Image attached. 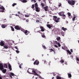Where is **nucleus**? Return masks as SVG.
Segmentation results:
<instances>
[{
  "label": "nucleus",
  "instance_id": "nucleus-26",
  "mask_svg": "<svg viewBox=\"0 0 79 79\" xmlns=\"http://www.w3.org/2000/svg\"><path fill=\"white\" fill-rule=\"evenodd\" d=\"M10 27L11 28L12 31H15V29L13 27L10 26Z\"/></svg>",
  "mask_w": 79,
  "mask_h": 79
},
{
  "label": "nucleus",
  "instance_id": "nucleus-14",
  "mask_svg": "<svg viewBox=\"0 0 79 79\" xmlns=\"http://www.w3.org/2000/svg\"><path fill=\"white\" fill-rule=\"evenodd\" d=\"M68 17L70 19H71L72 16H71V13H70V12H68Z\"/></svg>",
  "mask_w": 79,
  "mask_h": 79
},
{
  "label": "nucleus",
  "instance_id": "nucleus-17",
  "mask_svg": "<svg viewBox=\"0 0 79 79\" xmlns=\"http://www.w3.org/2000/svg\"><path fill=\"white\" fill-rule=\"evenodd\" d=\"M2 72L3 73H4V74H5V73H6V69H2Z\"/></svg>",
  "mask_w": 79,
  "mask_h": 79
},
{
  "label": "nucleus",
  "instance_id": "nucleus-43",
  "mask_svg": "<svg viewBox=\"0 0 79 79\" xmlns=\"http://www.w3.org/2000/svg\"><path fill=\"white\" fill-rule=\"evenodd\" d=\"M31 2H36V1H35V0H31Z\"/></svg>",
  "mask_w": 79,
  "mask_h": 79
},
{
  "label": "nucleus",
  "instance_id": "nucleus-37",
  "mask_svg": "<svg viewBox=\"0 0 79 79\" xmlns=\"http://www.w3.org/2000/svg\"><path fill=\"white\" fill-rule=\"evenodd\" d=\"M16 5H17V4L16 3H14V4H12V6L13 7H14V6H15Z\"/></svg>",
  "mask_w": 79,
  "mask_h": 79
},
{
  "label": "nucleus",
  "instance_id": "nucleus-59",
  "mask_svg": "<svg viewBox=\"0 0 79 79\" xmlns=\"http://www.w3.org/2000/svg\"><path fill=\"white\" fill-rule=\"evenodd\" d=\"M49 23V22H47V23H48V24Z\"/></svg>",
  "mask_w": 79,
  "mask_h": 79
},
{
  "label": "nucleus",
  "instance_id": "nucleus-6",
  "mask_svg": "<svg viewBox=\"0 0 79 79\" xmlns=\"http://www.w3.org/2000/svg\"><path fill=\"white\" fill-rule=\"evenodd\" d=\"M47 27L49 28V29H51V27H52L53 25L52 24H47Z\"/></svg>",
  "mask_w": 79,
  "mask_h": 79
},
{
  "label": "nucleus",
  "instance_id": "nucleus-39",
  "mask_svg": "<svg viewBox=\"0 0 79 79\" xmlns=\"http://www.w3.org/2000/svg\"><path fill=\"white\" fill-rule=\"evenodd\" d=\"M41 5L42 6V7H44V3H41Z\"/></svg>",
  "mask_w": 79,
  "mask_h": 79
},
{
  "label": "nucleus",
  "instance_id": "nucleus-61",
  "mask_svg": "<svg viewBox=\"0 0 79 79\" xmlns=\"http://www.w3.org/2000/svg\"><path fill=\"white\" fill-rule=\"evenodd\" d=\"M15 15H16V16H18V15H17V14H16Z\"/></svg>",
  "mask_w": 79,
  "mask_h": 79
},
{
  "label": "nucleus",
  "instance_id": "nucleus-18",
  "mask_svg": "<svg viewBox=\"0 0 79 79\" xmlns=\"http://www.w3.org/2000/svg\"><path fill=\"white\" fill-rule=\"evenodd\" d=\"M62 29L64 31H66V30H67V29L66 28H64V27H62Z\"/></svg>",
  "mask_w": 79,
  "mask_h": 79
},
{
  "label": "nucleus",
  "instance_id": "nucleus-7",
  "mask_svg": "<svg viewBox=\"0 0 79 79\" xmlns=\"http://www.w3.org/2000/svg\"><path fill=\"white\" fill-rule=\"evenodd\" d=\"M0 9H2V10L1 11L2 12H4L5 8L3 6H2L1 7H0Z\"/></svg>",
  "mask_w": 79,
  "mask_h": 79
},
{
  "label": "nucleus",
  "instance_id": "nucleus-34",
  "mask_svg": "<svg viewBox=\"0 0 79 79\" xmlns=\"http://www.w3.org/2000/svg\"><path fill=\"white\" fill-rule=\"evenodd\" d=\"M60 62H61L62 63H63L64 62V60H63V59H61V60H60Z\"/></svg>",
  "mask_w": 79,
  "mask_h": 79
},
{
  "label": "nucleus",
  "instance_id": "nucleus-40",
  "mask_svg": "<svg viewBox=\"0 0 79 79\" xmlns=\"http://www.w3.org/2000/svg\"><path fill=\"white\" fill-rule=\"evenodd\" d=\"M57 44H58V46H59V47H60V46H61V44L59 43H57Z\"/></svg>",
  "mask_w": 79,
  "mask_h": 79
},
{
  "label": "nucleus",
  "instance_id": "nucleus-13",
  "mask_svg": "<svg viewBox=\"0 0 79 79\" xmlns=\"http://www.w3.org/2000/svg\"><path fill=\"white\" fill-rule=\"evenodd\" d=\"M8 67L9 69H10V70H12V69L11 68V65L10 64H8Z\"/></svg>",
  "mask_w": 79,
  "mask_h": 79
},
{
  "label": "nucleus",
  "instance_id": "nucleus-11",
  "mask_svg": "<svg viewBox=\"0 0 79 79\" xmlns=\"http://www.w3.org/2000/svg\"><path fill=\"white\" fill-rule=\"evenodd\" d=\"M12 76H14V73H13V72H11L10 74L9 75V76L11 78H12Z\"/></svg>",
  "mask_w": 79,
  "mask_h": 79
},
{
  "label": "nucleus",
  "instance_id": "nucleus-51",
  "mask_svg": "<svg viewBox=\"0 0 79 79\" xmlns=\"http://www.w3.org/2000/svg\"><path fill=\"white\" fill-rule=\"evenodd\" d=\"M70 51L71 52H73V49H71Z\"/></svg>",
  "mask_w": 79,
  "mask_h": 79
},
{
  "label": "nucleus",
  "instance_id": "nucleus-46",
  "mask_svg": "<svg viewBox=\"0 0 79 79\" xmlns=\"http://www.w3.org/2000/svg\"><path fill=\"white\" fill-rule=\"evenodd\" d=\"M54 46H55V47H56V48H58V46H57V45H56V44H55L54 45Z\"/></svg>",
  "mask_w": 79,
  "mask_h": 79
},
{
  "label": "nucleus",
  "instance_id": "nucleus-63",
  "mask_svg": "<svg viewBox=\"0 0 79 79\" xmlns=\"http://www.w3.org/2000/svg\"><path fill=\"white\" fill-rule=\"evenodd\" d=\"M62 49H64V48H63V46L62 47Z\"/></svg>",
  "mask_w": 79,
  "mask_h": 79
},
{
  "label": "nucleus",
  "instance_id": "nucleus-56",
  "mask_svg": "<svg viewBox=\"0 0 79 79\" xmlns=\"http://www.w3.org/2000/svg\"><path fill=\"white\" fill-rule=\"evenodd\" d=\"M54 79V77H52V79Z\"/></svg>",
  "mask_w": 79,
  "mask_h": 79
},
{
  "label": "nucleus",
  "instance_id": "nucleus-62",
  "mask_svg": "<svg viewBox=\"0 0 79 79\" xmlns=\"http://www.w3.org/2000/svg\"><path fill=\"white\" fill-rule=\"evenodd\" d=\"M39 1H41L42 0H38Z\"/></svg>",
  "mask_w": 79,
  "mask_h": 79
},
{
  "label": "nucleus",
  "instance_id": "nucleus-33",
  "mask_svg": "<svg viewBox=\"0 0 79 79\" xmlns=\"http://www.w3.org/2000/svg\"><path fill=\"white\" fill-rule=\"evenodd\" d=\"M4 67H6V68H7V64H4Z\"/></svg>",
  "mask_w": 79,
  "mask_h": 79
},
{
  "label": "nucleus",
  "instance_id": "nucleus-28",
  "mask_svg": "<svg viewBox=\"0 0 79 79\" xmlns=\"http://www.w3.org/2000/svg\"><path fill=\"white\" fill-rule=\"evenodd\" d=\"M76 17V16H74L73 17V18H72V20H73V21H75Z\"/></svg>",
  "mask_w": 79,
  "mask_h": 79
},
{
  "label": "nucleus",
  "instance_id": "nucleus-52",
  "mask_svg": "<svg viewBox=\"0 0 79 79\" xmlns=\"http://www.w3.org/2000/svg\"><path fill=\"white\" fill-rule=\"evenodd\" d=\"M0 79H2V77H1V75H0Z\"/></svg>",
  "mask_w": 79,
  "mask_h": 79
},
{
  "label": "nucleus",
  "instance_id": "nucleus-22",
  "mask_svg": "<svg viewBox=\"0 0 79 79\" xmlns=\"http://www.w3.org/2000/svg\"><path fill=\"white\" fill-rule=\"evenodd\" d=\"M66 51L69 54H72V52H71V51H69V50H66Z\"/></svg>",
  "mask_w": 79,
  "mask_h": 79
},
{
  "label": "nucleus",
  "instance_id": "nucleus-10",
  "mask_svg": "<svg viewBox=\"0 0 79 79\" xmlns=\"http://www.w3.org/2000/svg\"><path fill=\"white\" fill-rule=\"evenodd\" d=\"M64 12H60L59 13V15L60 16H63V15H64Z\"/></svg>",
  "mask_w": 79,
  "mask_h": 79
},
{
  "label": "nucleus",
  "instance_id": "nucleus-30",
  "mask_svg": "<svg viewBox=\"0 0 79 79\" xmlns=\"http://www.w3.org/2000/svg\"><path fill=\"white\" fill-rule=\"evenodd\" d=\"M36 12H40V10L39 9V8L38 7V6H37V8H36Z\"/></svg>",
  "mask_w": 79,
  "mask_h": 79
},
{
  "label": "nucleus",
  "instance_id": "nucleus-38",
  "mask_svg": "<svg viewBox=\"0 0 79 79\" xmlns=\"http://www.w3.org/2000/svg\"><path fill=\"white\" fill-rule=\"evenodd\" d=\"M22 2H27V0H23Z\"/></svg>",
  "mask_w": 79,
  "mask_h": 79
},
{
  "label": "nucleus",
  "instance_id": "nucleus-48",
  "mask_svg": "<svg viewBox=\"0 0 79 79\" xmlns=\"http://www.w3.org/2000/svg\"><path fill=\"white\" fill-rule=\"evenodd\" d=\"M15 48L16 49H19L18 48L17 46H15Z\"/></svg>",
  "mask_w": 79,
  "mask_h": 79
},
{
  "label": "nucleus",
  "instance_id": "nucleus-31",
  "mask_svg": "<svg viewBox=\"0 0 79 79\" xmlns=\"http://www.w3.org/2000/svg\"><path fill=\"white\" fill-rule=\"evenodd\" d=\"M6 27V25H4L3 24H2V27L3 28H5Z\"/></svg>",
  "mask_w": 79,
  "mask_h": 79
},
{
  "label": "nucleus",
  "instance_id": "nucleus-1",
  "mask_svg": "<svg viewBox=\"0 0 79 79\" xmlns=\"http://www.w3.org/2000/svg\"><path fill=\"white\" fill-rule=\"evenodd\" d=\"M27 72L28 73H29V74H35V76H38L39 75L37 74V73L36 72L35 70H32L31 69H28L27 70Z\"/></svg>",
  "mask_w": 79,
  "mask_h": 79
},
{
  "label": "nucleus",
  "instance_id": "nucleus-60",
  "mask_svg": "<svg viewBox=\"0 0 79 79\" xmlns=\"http://www.w3.org/2000/svg\"><path fill=\"white\" fill-rule=\"evenodd\" d=\"M27 56H29V57H30V55H28Z\"/></svg>",
  "mask_w": 79,
  "mask_h": 79
},
{
  "label": "nucleus",
  "instance_id": "nucleus-32",
  "mask_svg": "<svg viewBox=\"0 0 79 79\" xmlns=\"http://www.w3.org/2000/svg\"><path fill=\"white\" fill-rule=\"evenodd\" d=\"M76 60H77V64H79V58H77Z\"/></svg>",
  "mask_w": 79,
  "mask_h": 79
},
{
  "label": "nucleus",
  "instance_id": "nucleus-15",
  "mask_svg": "<svg viewBox=\"0 0 79 79\" xmlns=\"http://www.w3.org/2000/svg\"><path fill=\"white\" fill-rule=\"evenodd\" d=\"M40 28L41 29V31H44V28L43 27L41 26L40 27Z\"/></svg>",
  "mask_w": 79,
  "mask_h": 79
},
{
  "label": "nucleus",
  "instance_id": "nucleus-23",
  "mask_svg": "<svg viewBox=\"0 0 79 79\" xmlns=\"http://www.w3.org/2000/svg\"><path fill=\"white\" fill-rule=\"evenodd\" d=\"M56 78L57 79H62L61 77L60 76H57Z\"/></svg>",
  "mask_w": 79,
  "mask_h": 79
},
{
  "label": "nucleus",
  "instance_id": "nucleus-2",
  "mask_svg": "<svg viewBox=\"0 0 79 79\" xmlns=\"http://www.w3.org/2000/svg\"><path fill=\"white\" fill-rule=\"evenodd\" d=\"M68 3L71 5V6H73L74 5L75 2V1L73 0H68Z\"/></svg>",
  "mask_w": 79,
  "mask_h": 79
},
{
  "label": "nucleus",
  "instance_id": "nucleus-58",
  "mask_svg": "<svg viewBox=\"0 0 79 79\" xmlns=\"http://www.w3.org/2000/svg\"><path fill=\"white\" fill-rule=\"evenodd\" d=\"M56 59L58 60V61L59 60V59H58V58H57Z\"/></svg>",
  "mask_w": 79,
  "mask_h": 79
},
{
  "label": "nucleus",
  "instance_id": "nucleus-50",
  "mask_svg": "<svg viewBox=\"0 0 79 79\" xmlns=\"http://www.w3.org/2000/svg\"><path fill=\"white\" fill-rule=\"evenodd\" d=\"M29 21V20L28 19L26 20V21L27 22H28Z\"/></svg>",
  "mask_w": 79,
  "mask_h": 79
},
{
  "label": "nucleus",
  "instance_id": "nucleus-21",
  "mask_svg": "<svg viewBox=\"0 0 79 79\" xmlns=\"http://www.w3.org/2000/svg\"><path fill=\"white\" fill-rule=\"evenodd\" d=\"M62 18L63 19H65V18H66V15H64V14L62 17Z\"/></svg>",
  "mask_w": 79,
  "mask_h": 79
},
{
  "label": "nucleus",
  "instance_id": "nucleus-54",
  "mask_svg": "<svg viewBox=\"0 0 79 79\" xmlns=\"http://www.w3.org/2000/svg\"><path fill=\"white\" fill-rule=\"evenodd\" d=\"M66 23H68V21H66Z\"/></svg>",
  "mask_w": 79,
  "mask_h": 79
},
{
  "label": "nucleus",
  "instance_id": "nucleus-64",
  "mask_svg": "<svg viewBox=\"0 0 79 79\" xmlns=\"http://www.w3.org/2000/svg\"><path fill=\"white\" fill-rule=\"evenodd\" d=\"M78 42L79 43V40L78 41Z\"/></svg>",
  "mask_w": 79,
  "mask_h": 79
},
{
  "label": "nucleus",
  "instance_id": "nucleus-16",
  "mask_svg": "<svg viewBox=\"0 0 79 79\" xmlns=\"http://www.w3.org/2000/svg\"><path fill=\"white\" fill-rule=\"evenodd\" d=\"M37 6H38V5L37 4V2H36L35 4V7L36 11V9H37Z\"/></svg>",
  "mask_w": 79,
  "mask_h": 79
},
{
  "label": "nucleus",
  "instance_id": "nucleus-44",
  "mask_svg": "<svg viewBox=\"0 0 79 79\" xmlns=\"http://www.w3.org/2000/svg\"><path fill=\"white\" fill-rule=\"evenodd\" d=\"M43 47L44 49H46V47L44 45V46H43Z\"/></svg>",
  "mask_w": 79,
  "mask_h": 79
},
{
  "label": "nucleus",
  "instance_id": "nucleus-5",
  "mask_svg": "<svg viewBox=\"0 0 79 79\" xmlns=\"http://www.w3.org/2000/svg\"><path fill=\"white\" fill-rule=\"evenodd\" d=\"M5 44V43L4 41H2L0 42V45L2 46H4Z\"/></svg>",
  "mask_w": 79,
  "mask_h": 79
},
{
  "label": "nucleus",
  "instance_id": "nucleus-27",
  "mask_svg": "<svg viewBox=\"0 0 79 79\" xmlns=\"http://www.w3.org/2000/svg\"><path fill=\"white\" fill-rule=\"evenodd\" d=\"M53 17L54 21L56 22V20L57 19V17L56 16H53Z\"/></svg>",
  "mask_w": 79,
  "mask_h": 79
},
{
  "label": "nucleus",
  "instance_id": "nucleus-57",
  "mask_svg": "<svg viewBox=\"0 0 79 79\" xmlns=\"http://www.w3.org/2000/svg\"><path fill=\"white\" fill-rule=\"evenodd\" d=\"M44 62H46V60H44Z\"/></svg>",
  "mask_w": 79,
  "mask_h": 79
},
{
  "label": "nucleus",
  "instance_id": "nucleus-4",
  "mask_svg": "<svg viewBox=\"0 0 79 79\" xmlns=\"http://www.w3.org/2000/svg\"><path fill=\"white\" fill-rule=\"evenodd\" d=\"M39 64V61L38 60H36L34 62V65H38Z\"/></svg>",
  "mask_w": 79,
  "mask_h": 79
},
{
  "label": "nucleus",
  "instance_id": "nucleus-55",
  "mask_svg": "<svg viewBox=\"0 0 79 79\" xmlns=\"http://www.w3.org/2000/svg\"><path fill=\"white\" fill-rule=\"evenodd\" d=\"M18 14H20V12H19H19H18Z\"/></svg>",
  "mask_w": 79,
  "mask_h": 79
},
{
  "label": "nucleus",
  "instance_id": "nucleus-25",
  "mask_svg": "<svg viewBox=\"0 0 79 79\" xmlns=\"http://www.w3.org/2000/svg\"><path fill=\"white\" fill-rule=\"evenodd\" d=\"M50 50V52H52V51H53V52H54V53H55V51L54 50H53V49H52V48H51Z\"/></svg>",
  "mask_w": 79,
  "mask_h": 79
},
{
  "label": "nucleus",
  "instance_id": "nucleus-12",
  "mask_svg": "<svg viewBox=\"0 0 79 79\" xmlns=\"http://www.w3.org/2000/svg\"><path fill=\"white\" fill-rule=\"evenodd\" d=\"M60 18H57L56 19V23H58L59 22H60Z\"/></svg>",
  "mask_w": 79,
  "mask_h": 79
},
{
  "label": "nucleus",
  "instance_id": "nucleus-36",
  "mask_svg": "<svg viewBox=\"0 0 79 79\" xmlns=\"http://www.w3.org/2000/svg\"><path fill=\"white\" fill-rule=\"evenodd\" d=\"M31 7L32 8V9H34L35 7V5H34V4H33L32 5Z\"/></svg>",
  "mask_w": 79,
  "mask_h": 79
},
{
  "label": "nucleus",
  "instance_id": "nucleus-29",
  "mask_svg": "<svg viewBox=\"0 0 79 79\" xmlns=\"http://www.w3.org/2000/svg\"><path fill=\"white\" fill-rule=\"evenodd\" d=\"M58 6L59 7H61V6H62V4L61 3V2H59V4H58Z\"/></svg>",
  "mask_w": 79,
  "mask_h": 79
},
{
  "label": "nucleus",
  "instance_id": "nucleus-41",
  "mask_svg": "<svg viewBox=\"0 0 79 79\" xmlns=\"http://www.w3.org/2000/svg\"><path fill=\"white\" fill-rule=\"evenodd\" d=\"M16 52H17V53H19V51H18V49H17V50H16Z\"/></svg>",
  "mask_w": 79,
  "mask_h": 79
},
{
  "label": "nucleus",
  "instance_id": "nucleus-9",
  "mask_svg": "<svg viewBox=\"0 0 79 79\" xmlns=\"http://www.w3.org/2000/svg\"><path fill=\"white\" fill-rule=\"evenodd\" d=\"M43 8L44 9L45 11H48V6H45V7H43Z\"/></svg>",
  "mask_w": 79,
  "mask_h": 79
},
{
  "label": "nucleus",
  "instance_id": "nucleus-8",
  "mask_svg": "<svg viewBox=\"0 0 79 79\" xmlns=\"http://www.w3.org/2000/svg\"><path fill=\"white\" fill-rule=\"evenodd\" d=\"M0 69L2 70L3 69V65L1 63H0Z\"/></svg>",
  "mask_w": 79,
  "mask_h": 79
},
{
  "label": "nucleus",
  "instance_id": "nucleus-42",
  "mask_svg": "<svg viewBox=\"0 0 79 79\" xmlns=\"http://www.w3.org/2000/svg\"><path fill=\"white\" fill-rule=\"evenodd\" d=\"M36 22L37 23H38L40 22V20H36Z\"/></svg>",
  "mask_w": 79,
  "mask_h": 79
},
{
  "label": "nucleus",
  "instance_id": "nucleus-20",
  "mask_svg": "<svg viewBox=\"0 0 79 79\" xmlns=\"http://www.w3.org/2000/svg\"><path fill=\"white\" fill-rule=\"evenodd\" d=\"M4 48H5V49H8V46L6 44H5V45L4 44Z\"/></svg>",
  "mask_w": 79,
  "mask_h": 79
},
{
  "label": "nucleus",
  "instance_id": "nucleus-19",
  "mask_svg": "<svg viewBox=\"0 0 79 79\" xmlns=\"http://www.w3.org/2000/svg\"><path fill=\"white\" fill-rule=\"evenodd\" d=\"M68 74L69 77V78H71L72 77V75L71 73H68Z\"/></svg>",
  "mask_w": 79,
  "mask_h": 79
},
{
  "label": "nucleus",
  "instance_id": "nucleus-49",
  "mask_svg": "<svg viewBox=\"0 0 79 79\" xmlns=\"http://www.w3.org/2000/svg\"><path fill=\"white\" fill-rule=\"evenodd\" d=\"M19 67L20 68H22L21 65V64L19 65Z\"/></svg>",
  "mask_w": 79,
  "mask_h": 79
},
{
  "label": "nucleus",
  "instance_id": "nucleus-45",
  "mask_svg": "<svg viewBox=\"0 0 79 79\" xmlns=\"http://www.w3.org/2000/svg\"><path fill=\"white\" fill-rule=\"evenodd\" d=\"M42 37H43V38H44L45 37V35H42Z\"/></svg>",
  "mask_w": 79,
  "mask_h": 79
},
{
  "label": "nucleus",
  "instance_id": "nucleus-35",
  "mask_svg": "<svg viewBox=\"0 0 79 79\" xmlns=\"http://www.w3.org/2000/svg\"><path fill=\"white\" fill-rule=\"evenodd\" d=\"M60 37H58V38H57V40L58 41H59V40H60Z\"/></svg>",
  "mask_w": 79,
  "mask_h": 79
},
{
  "label": "nucleus",
  "instance_id": "nucleus-3",
  "mask_svg": "<svg viewBox=\"0 0 79 79\" xmlns=\"http://www.w3.org/2000/svg\"><path fill=\"white\" fill-rule=\"evenodd\" d=\"M15 28L17 30H20L21 28V27H20L19 25H16V26L15 27Z\"/></svg>",
  "mask_w": 79,
  "mask_h": 79
},
{
  "label": "nucleus",
  "instance_id": "nucleus-53",
  "mask_svg": "<svg viewBox=\"0 0 79 79\" xmlns=\"http://www.w3.org/2000/svg\"><path fill=\"white\" fill-rule=\"evenodd\" d=\"M25 16L28 17H29V15H25Z\"/></svg>",
  "mask_w": 79,
  "mask_h": 79
},
{
  "label": "nucleus",
  "instance_id": "nucleus-47",
  "mask_svg": "<svg viewBox=\"0 0 79 79\" xmlns=\"http://www.w3.org/2000/svg\"><path fill=\"white\" fill-rule=\"evenodd\" d=\"M22 31H23V32H24V33H25V30H24V29H23V30H22Z\"/></svg>",
  "mask_w": 79,
  "mask_h": 79
},
{
  "label": "nucleus",
  "instance_id": "nucleus-24",
  "mask_svg": "<svg viewBox=\"0 0 79 79\" xmlns=\"http://www.w3.org/2000/svg\"><path fill=\"white\" fill-rule=\"evenodd\" d=\"M27 31H27V30H25L24 33L26 35H28V33H27Z\"/></svg>",
  "mask_w": 79,
  "mask_h": 79
}]
</instances>
